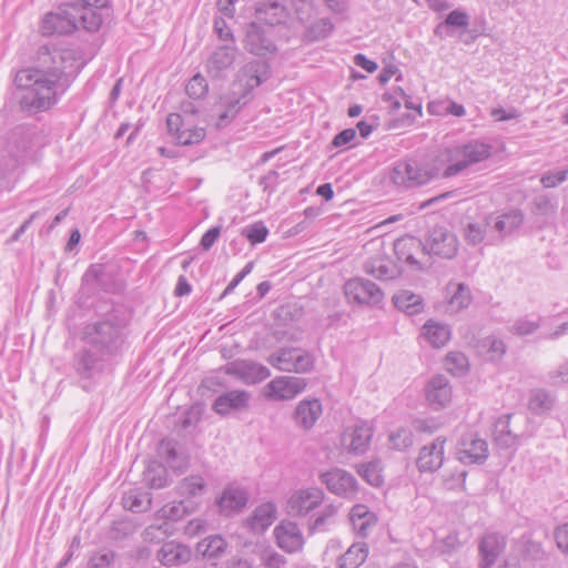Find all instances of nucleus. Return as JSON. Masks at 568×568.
I'll use <instances>...</instances> for the list:
<instances>
[{
	"instance_id": "obj_1",
	"label": "nucleus",
	"mask_w": 568,
	"mask_h": 568,
	"mask_svg": "<svg viewBox=\"0 0 568 568\" xmlns=\"http://www.w3.org/2000/svg\"><path fill=\"white\" fill-rule=\"evenodd\" d=\"M39 67L20 70L14 78L16 85L22 90L20 108L30 114L52 108L78 72L71 50L43 48L39 52Z\"/></svg>"
},
{
	"instance_id": "obj_2",
	"label": "nucleus",
	"mask_w": 568,
	"mask_h": 568,
	"mask_svg": "<svg viewBox=\"0 0 568 568\" xmlns=\"http://www.w3.org/2000/svg\"><path fill=\"white\" fill-rule=\"evenodd\" d=\"M129 320L121 307L87 323L82 329L84 347L73 356V368L81 381L95 382L123 352Z\"/></svg>"
},
{
	"instance_id": "obj_3",
	"label": "nucleus",
	"mask_w": 568,
	"mask_h": 568,
	"mask_svg": "<svg viewBox=\"0 0 568 568\" xmlns=\"http://www.w3.org/2000/svg\"><path fill=\"white\" fill-rule=\"evenodd\" d=\"M106 11L108 0H69L58 11L44 16L41 31L43 36L70 34L81 27L88 32H97Z\"/></svg>"
},
{
	"instance_id": "obj_4",
	"label": "nucleus",
	"mask_w": 568,
	"mask_h": 568,
	"mask_svg": "<svg viewBox=\"0 0 568 568\" xmlns=\"http://www.w3.org/2000/svg\"><path fill=\"white\" fill-rule=\"evenodd\" d=\"M493 145L481 140H471L445 150L449 164L443 172V178L460 174L469 166L487 160L491 155Z\"/></svg>"
},
{
	"instance_id": "obj_5",
	"label": "nucleus",
	"mask_w": 568,
	"mask_h": 568,
	"mask_svg": "<svg viewBox=\"0 0 568 568\" xmlns=\"http://www.w3.org/2000/svg\"><path fill=\"white\" fill-rule=\"evenodd\" d=\"M437 175L438 169L419 163L416 160H407L394 165L390 180L398 186L413 189L428 183Z\"/></svg>"
},
{
	"instance_id": "obj_6",
	"label": "nucleus",
	"mask_w": 568,
	"mask_h": 568,
	"mask_svg": "<svg viewBox=\"0 0 568 568\" xmlns=\"http://www.w3.org/2000/svg\"><path fill=\"white\" fill-rule=\"evenodd\" d=\"M267 362L282 372L303 374L314 367L313 356L298 347H281L272 353Z\"/></svg>"
},
{
	"instance_id": "obj_7",
	"label": "nucleus",
	"mask_w": 568,
	"mask_h": 568,
	"mask_svg": "<svg viewBox=\"0 0 568 568\" xmlns=\"http://www.w3.org/2000/svg\"><path fill=\"white\" fill-rule=\"evenodd\" d=\"M394 252L397 260L404 262L413 271H426L432 266L426 246L414 236L396 240L394 242Z\"/></svg>"
},
{
	"instance_id": "obj_8",
	"label": "nucleus",
	"mask_w": 568,
	"mask_h": 568,
	"mask_svg": "<svg viewBox=\"0 0 568 568\" xmlns=\"http://www.w3.org/2000/svg\"><path fill=\"white\" fill-rule=\"evenodd\" d=\"M243 43L250 53L257 57H265L277 51L273 30L262 27L258 22L247 24Z\"/></svg>"
},
{
	"instance_id": "obj_9",
	"label": "nucleus",
	"mask_w": 568,
	"mask_h": 568,
	"mask_svg": "<svg viewBox=\"0 0 568 568\" xmlns=\"http://www.w3.org/2000/svg\"><path fill=\"white\" fill-rule=\"evenodd\" d=\"M426 252L432 258V255L440 258L450 260L456 256L458 252L457 236L444 226H435L428 235L426 243Z\"/></svg>"
},
{
	"instance_id": "obj_10",
	"label": "nucleus",
	"mask_w": 568,
	"mask_h": 568,
	"mask_svg": "<svg viewBox=\"0 0 568 568\" xmlns=\"http://www.w3.org/2000/svg\"><path fill=\"white\" fill-rule=\"evenodd\" d=\"M344 290L348 301L357 304L377 305L384 300L383 291L369 280L361 277L348 280Z\"/></svg>"
},
{
	"instance_id": "obj_11",
	"label": "nucleus",
	"mask_w": 568,
	"mask_h": 568,
	"mask_svg": "<svg viewBox=\"0 0 568 568\" xmlns=\"http://www.w3.org/2000/svg\"><path fill=\"white\" fill-rule=\"evenodd\" d=\"M488 444L477 434L467 433L457 444L456 456L464 465H480L488 458Z\"/></svg>"
},
{
	"instance_id": "obj_12",
	"label": "nucleus",
	"mask_w": 568,
	"mask_h": 568,
	"mask_svg": "<svg viewBox=\"0 0 568 568\" xmlns=\"http://www.w3.org/2000/svg\"><path fill=\"white\" fill-rule=\"evenodd\" d=\"M36 139V128L20 124L12 128L6 138V152L18 163L32 148Z\"/></svg>"
},
{
	"instance_id": "obj_13",
	"label": "nucleus",
	"mask_w": 568,
	"mask_h": 568,
	"mask_svg": "<svg viewBox=\"0 0 568 568\" xmlns=\"http://www.w3.org/2000/svg\"><path fill=\"white\" fill-rule=\"evenodd\" d=\"M237 48L224 43L214 49L205 62V71L211 79H224L236 59Z\"/></svg>"
},
{
	"instance_id": "obj_14",
	"label": "nucleus",
	"mask_w": 568,
	"mask_h": 568,
	"mask_svg": "<svg viewBox=\"0 0 568 568\" xmlns=\"http://www.w3.org/2000/svg\"><path fill=\"white\" fill-rule=\"evenodd\" d=\"M320 479L331 493L337 496L349 498L357 494L358 487L356 478L344 469L333 468L322 473Z\"/></svg>"
},
{
	"instance_id": "obj_15",
	"label": "nucleus",
	"mask_w": 568,
	"mask_h": 568,
	"mask_svg": "<svg viewBox=\"0 0 568 568\" xmlns=\"http://www.w3.org/2000/svg\"><path fill=\"white\" fill-rule=\"evenodd\" d=\"M225 372L229 375L240 378L245 384L260 383L271 375V372L266 366L247 359L230 362L225 366Z\"/></svg>"
},
{
	"instance_id": "obj_16",
	"label": "nucleus",
	"mask_w": 568,
	"mask_h": 568,
	"mask_svg": "<svg viewBox=\"0 0 568 568\" xmlns=\"http://www.w3.org/2000/svg\"><path fill=\"white\" fill-rule=\"evenodd\" d=\"M506 537L498 532L485 534L478 544V568H491L506 548Z\"/></svg>"
},
{
	"instance_id": "obj_17",
	"label": "nucleus",
	"mask_w": 568,
	"mask_h": 568,
	"mask_svg": "<svg viewBox=\"0 0 568 568\" xmlns=\"http://www.w3.org/2000/svg\"><path fill=\"white\" fill-rule=\"evenodd\" d=\"M307 383L302 377L280 376L266 385V395L277 400H288L302 393Z\"/></svg>"
},
{
	"instance_id": "obj_18",
	"label": "nucleus",
	"mask_w": 568,
	"mask_h": 568,
	"mask_svg": "<svg viewBox=\"0 0 568 568\" xmlns=\"http://www.w3.org/2000/svg\"><path fill=\"white\" fill-rule=\"evenodd\" d=\"M372 437L373 427L366 422H361L344 432L342 444L348 453L363 455L368 450Z\"/></svg>"
},
{
	"instance_id": "obj_19",
	"label": "nucleus",
	"mask_w": 568,
	"mask_h": 568,
	"mask_svg": "<svg viewBox=\"0 0 568 568\" xmlns=\"http://www.w3.org/2000/svg\"><path fill=\"white\" fill-rule=\"evenodd\" d=\"M166 126L169 133L174 135L181 145L197 144L205 138V130L203 128L186 126L184 119L179 113H170L168 115Z\"/></svg>"
},
{
	"instance_id": "obj_20",
	"label": "nucleus",
	"mask_w": 568,
	"mask_h": 568,
	"mask_svg": "<svg viewBox=\"0 0 568 568\" xmlns=\"http://www.w3.org/2000/svg\"><path fill=\"white\" fill-rule=\"evenodd\" d=\"M324 493L320 488L295 491L287 500V510L293 516L306 515L322 504Z\"/></svg>"
},
{
	"instance_id": "obj_21",
	"label": "nucleus",
	"mask_w": 568,
	"mask_h": 568,
	"mask_svg": "<svg viewBox=\"0 0 568 568\" xmlns=\"http://www.w3.org/2000/svg\"><path fill=\"white\" fill-rule=\"evenodd\" d=\"M523 223L524 213L519 209H514L501 214H490L486 217V224L490 225V231L497 233L499 239L511 235Z\"/></svg>"
},
{
	"instance_id": "obj_22",
	"label": "nucleus",
	"mask_w": 568,
	"mask_h": 568,
	"mask_svg": "<svg viewBox=\"0 0 568 568\" xmlns=\"http://www.w3.org/2000/svg\"><path fill=\"white\" fill-rule=\"evenodd\" d=\"M446 439L435 438L430 444L425 445L418 455L416 465L422 473H433L439 469L444 462V448Z\"/></svg>"
},
{
	"instance_id": "obj_23",
	"label": "nucleus",
	"mask_w": 568,
	"mask_h": 568,
	"mask_svg": "<svg viewBox=\"0 0 568 568\" xmlns=\"http://www.w3.org/2000/svg\"><path fill=\"white\" fill-rule=\"evenodd\" d=\"M250 399L251 394L244 389L229 390L215 398L212 408L216 414L225 416L247 409Z\"/></svg>"
},
{
	"instance_id": "obj_24",
	"label": "nucleus",
	"mask_w": 568,
	"mask_h": 568,
	"mask_svg": "<svg viewBox=\"0 0 568 568\" xmlns=\"http://www.w3.org/2000/svg\"><path fill=\"white\" fill-rule=\"evenodd\" d=\"M268 64L264 61L253 60L242 67L239 72V81L243 82L241 91L252 97V91L266 81Z\"/></svg>"
},
{
	"instance_id": "obj_25",
	"label": "nucleus",
	"mask_w": 568,
	"mask_h": 568,
	"mask_svg": "<svg viewBox=\"0 0 568 568\" xmlns=\"http://www.w3.org/2000/svg\"><path fill=\"white\" fill-rule=\"evenodd\" d=\"M277 546L287 552H295L303 547L304 539L297 524L282 521L274 529Z\"/></svg>"
},
{
	"instance_id": "obj_26",
	"label": "nucleus",
	"mask_w": 568,
	"mask_h": 568,
	"mask_svg": "<svg viewBox=\"0 0 568 568\" xmlns=\"http://www.w3.org/2000/svg\"><path fill=\"white\" fill-rule=\"evenodd\" d=\"M426 399L434 409L445 407L452 399V387L444 375L434 376L426 385Z\"/></svg>"
},
{
	"instance_id": "obj_27",
	"label": "nucleus",
	"mask_w": 568,
	"mask_h": 568,
	"mask_svg": "<svg viewBox=\"0 0 568 568\" xmlns=\"http://www.w3.org/2000/svg\"><path fill=\"white\" fill-rule=\"evenodd\" d=\"M322 413L323 408L320 399L306 398L297 404L293 419L298 427L310 430L321 417Z\"/></svg>"
},
{
	"instance_id": "obj_28",
	"label": "nucleus",
	"mask_w": 568,
	"mask_h": 568,
	"mask_svg": "<svg viewBox=\"0 0 568 568\" xmlns=\"http://www.w3.org/2000/svg\"><path fill=\"white\" fill-rule=\"evenodd\" d=\"M156 558L163 566H180L191 560L192 550L181 542L168 541L159 549Z\"/></svg>"
},
{
	"instance_id": "obj_29",
	"label": "nucleus",
	"mask_w": 568,
	"mask_h": 568,
	"mask_svg": "<svg viewBox=\"0 0 568 568\" xmlns=\"http://www.w3.org/2000/svg\"><path fill=\"white\" fill-rule=\"evenodd\" d=\"M256 22H264L272 27L284 23L288 17L287 8L275 0H264L257 3L255 8Z\"/></svg>"
},
{
	"instance_id": "obj_30",
	"label": "nucleus",
	"mask_w": 568,
	"mask_h": 568,
	"mask_svg": "<svg viewBox=\"0 0 568 568\" xmlns=\"http://www.w3.org/2000/svg\"><path fill=\"white\" fill-rule=\"evenodd\" d=\"M247 500V491L239 485L231 484L224 488L217 504L221 513L224 515H231L242 510L246 506Z\"/></svg>"
},
{
	"instance_id": "obj_31",
	"label": "nucleus",
	"mask_w": 568,
	"mask_h": 568,
	"mask_svg": "<svg viewBox=\"0 0 568 568\" xmlns=\"http://www.w3.org/2000/svg\"><path fill=\"white\" fill-rule=\"evenodd\" d=\"M364 271L381 281H389L400 275V268L387 256L377 255L364 263Z\"/></svg>"
},
{
	"instance_id": "obj_32",
	"label": "nucleus",
	"mask_w": 568,
	"mask_h": 568,
	"mask_svg": "<svg viewBox=\"0 0 568 568\" xmlns=\"http://www.w3.org/2000/svg\"><path fill=\"white\" fill-rule=\"evenodd\" d=\"M349 520L354 531L363 538L367 537L371 530L377 524L376 515L371 511L366 505L363 504H358L352 507L349 513Z\"/></svg>"
},
{
	"instance_id": "obj_33",
	"label": "nucleus",
	"mask_w": 568,
	"mask_h": 568,
	"mask_svg": "<svg viewBox=\"0 0 568 568\" xmlns=\"http://www.w3.org/2000/svg\"><path fill=\"white\" fill-rule=\"evenodd\" d=\"M276 516V507L272 503H265L255 508L252 516L247 518L246 523L251 530L262 532L270 527Z\"/></svg>"
},
{
	"instance_id": "obj_34",
	"label": "nucleus",
	"mask_w": 568,
	"mask_h": 568,
	"mask_svg": "<svg viewBox=\"0 0 568 568\" xmlns=\"http://www.w3.org/2000/svg\"><path fill=\"white\" fill-rule=\"evenodd\" d=\"M513 554L523 560H540L544 557L541 544L532 540L531 536L527 534L516 541Z\"/></svg>"
},
{
	"instance_id": "obj_35",
	"label": "nucleus",
	"mask_w": 568,
	"mask_h": 568,
	"mask_svg": "<svg viewBox=\"0 0 568 568\" xmlns=\"http://www.w3.org/2000/svg\"><path fill=\"white\" fill-rule=\"evenodd\" d=\"M368 556L366 542H354L337 560V568H358Z\"/></svg>"
},
{
	"instance_id": "obj_36",
	"label": "nucleus",
	"mask_w": 568,
	"mask_h": 568,
	"mask_svg": "<svg viewBox=\"0 0 568 568\" xmlns=\"http://www.w3.org/2000/svg\"><path fill=\"white\" fill-rule=\"evenodd\" d=\"M159 453L171 468L180 473H183L186 469L187 459L185 456L179 454L173 440L163 439L160 443Z\"/></svg>"
},
{
	"instance_id": "obj_37",
	"label": "nucleus",
	"mask_w": 568,
	"mask_h": 568,
	"mask_svg": "<svg viewBox=\"0 0 568 568\" xmlns=\"http://www.w3.org/2000/svg\"><path fill=\"white\" fill-rule=\"evenodd\" d=\"M393 302L395 306L408 314L415 315L423 311L424 303L422 296L410 292V291H402L393 296Z\"/></svg>"
},
{
	"instance_id": "obj_38",
	"label": "nucleus",
	"mask_w": 568,
	"mask_h": 568,
	"mask_svg": "<svg viewBox=\"0 0 568 568\" xmlns=\"http://www.w3.org/2000/svg\"><path fill=\"white\" fill-rule=\"evenodd\" d=\"M151 494L140 489H131L123 495V507L133 513L146 511L151 507Z\"/></svg>"
},
{
	"instance_id": "obj_39",
	"label": "nucleus",
	"mask_w": 568,
	"mask_h": 568,
	"mask_svg": "<svg viewBox=\"0 0 568 568\" xmlns=\"http://www.w3.org/2000/svg\"><path fill=\"white\" fill-rule=\"evenodd\" d=\"M156 521L158 523L151 524L144 529L143 538L145 541L160 542L174 534L175 528L172 523L161 518V516H159Z\"/></svg>"
},
{
	"instance_id": "obj_40",
	"label": "nucleus",
	"mask_w": 568,
	"mask_h": 568,
	"mask_svg": "<svg viewBox=\"0 0 568 568\" xmlns=\"http://www.w3.org/2000/svg\"><path fill=\"white\" fill-rule=\"evenodd\" d=\"M357 474L373 487H381L384 484L383 467L379 459L359 464Z\"/></svg>"
},
{
	"instance_id": "obj_41",
	"label": "nucleus",
	"mask_w": 568,
	"mask_h": 568,
	"mask_svg": "<svg viewBox=\"0 0 568 568\" xmlns=\"http://www.w3.org/2000/svg\"><path fill=\"white\" fill-rule=\"evenodd\" d=\"M226 548V541L220 535L209 536L197 542L196 551L204 558H219Z\"/></svg>"
},
{
	"instance_id": "obj_42",
	"label": "nucleus",
	"mask_w": 568,
	"mask_h": 568,
	"mask_svg": "<svg viewBox=\"0 0 568 568\" xmlns=\"http://www.w3.org/2000/svg\"><path fill=\"white\" fill-rule=\"evenodd\" d=\"M424 335L434 347H443L450 338L448 326L428 322L424 325Z\"/></svg>"
},
{
	"instance_id": "obj_43",
	"label": "nucleus",
	"mask_w": 568,
	"mask_h": 568,
	"mask_svg": "<svg viewBox=\"0 0 568 568\" xmlns=\"http://www.w3.org/2000/svg\"><path fill=\"white\" fill-rule=\"evenodd\" d=\"M143 480L151 488L160 489L166 486V469L158 462H151L143 473Z\"/></svg>"
},
{
	"instance_id": "obj_44",
	"label": "nucleus",
	"mask_w": 568,
	"mask_h": 568,
	"mask_svg": "<svg viewBox=\"0 0 568 568\" xmlns=\"http://www.w3.org/2000/svg\"><path fill=\"white\" fill-rule=\"evenodd\" d=\"M510 418L511 415L508 414L500 417L495 424V440L501 447H510L517 439V435L509 427Z\"/></svg>"
},
{
	"instance_id": "obj_45",
	"label": "nucleus",
	"mask_w": 568,
	"mask_h": 568,
	"mask_svg": "<svg viewBox=\"0 0 568 568\" xmlns=\"http://www.w3.org/2000/svg\"><path fill=\"white\" fill-rule=\"evenodd\" d=\"M532 213L537 216H541L544 222L554 219L557 212V203L551 200L547 194H540L534 197Z\"/></svg>"
},
{
	"instance_id": "obj_46",
	"label": "nucleus",
	"mask_w": 568,
	"mask_h": 568,
	"mask_svg": "<svg viewBox=\"0 0 568 568\" xmlns=\"http://www.w3.org/2000/svg\"><path fill=\"white\" fill-rule=\"evenodd\" d=\"M178 491L180 496L187 499L203 495L205 491L204 479L201 476H189L180 481Z\"/></svg>"
},
{
	"instance_id": "obj_47",
	"label": "nucleus",
	"mask_w": 568,
	"mask_h": 568,
	"mask_svg": "<svg viewBox=\"0 0 568 568\" xmlns=\"http://www.w3.org/2000/svg\"><path fill=\"white\" fill-rule=\"evenodd\" d=\"M554 406L552 396L544 390L538 389L534 392L529 398L528 407L534 414H544L550 410Z\"/></svg>"
},
{
	"instance_id": "obj_48",
	"label": "nucleus",
	"mask_w": 568,
	"mask_h": 568,
	"mask_svg": "<svg viewBox=\"0 0 568 568\" xmlns=\"http://www.w3.org/2000/svg\"><path fill=\"white\" fill-rule=\"evenodd\" d=\"M487 229L490 230V225L486 224V219L483 222L468 223L464 229L465 240L471 245L480 244L487 234Z\"/></svg>"
},
{
	"instance_id": "obj_49",
	"label": "nucleus",
	"mask_w": 568,
	"mask_h": 568,
	"mask_svg": "<svg viewBox=\"0 0 568 568\" xmlns=\"http://www.w3.org/2000/svg\"><path fill=\"white\" fill-rule=\"evenodd\" d=\"M190 513L191 508L189 505H186V501L181 500L179 503L162 507L159 510L158 516H161V518H164L173 524V521L184 518Z\"/></svg>"
},
{
	"instance_id": "obj_50",
	"label": "nucleus",
	"mask_w": 568,
	"mask_h": 568,
	"mask_svg": "<svg viewBox=\"0 0 568 568\" xmlns=\"http://www.w3.org/2000/svg\"><path fill=\"white\" fill-rule=\"evenodd\" d=\"M252 97L247 94V92H236L232 91L227 95L221 99L222 105L227 109L233 115L240 112V110L247 104Z\"/></svg>"
},
{
	"instance_id": "obj_51",
	"label": "nucleus",
	"mask_w": 568,
	"mask_h": 568,
	"mask_svg": "<svg viewBox=\"0 0 568 568\" xmlns=\"http://www.w3.org/2000/svg\"><path fill=\"white\" fill-rule=\"evenodd\" d=\"M207 91V81L201 73L193 75L185 85V93L192 99L204 98Z\"/></svg>"
},
{
	"instance_id": "obj_52",
	"label": "nucleus",
	"mask_w": 568,
	"mask_h": 568,
	"mask_svg": "<svg viewBox=\"0 0 568 568\" xmlns=\"http://www.w3.org/2000/svg\"><path fill=\"white\" fill-rule=\"evenodd\" d=\"M389 446L396 450H405L413 445V433L408 428H399L389 434Z\"/></svg>"
},
{
	"instance_id": "obj_53",
	"label": "nucleus",
	"mask_w": 568,
	"mask_h": 568,
	"mask_svg": "<svg viewBox=\"0 0 568 568\" xmlns=\"http://www.w3.org/2000/svg\"><path fill=\"white\" fill-rule=\"evenodd\" d=\"M267 234L268 230L263 222H255L242 230V235L253 245L263 243L266 240Z\"/></svg>"
},
{
	"instance_id": "obj_54",
	"label": "nucleus",
	"mask_w": 568,
	"mask_h": 568,
	"mask_svg": "<svg viewBox=\"0 0 568 568\" xmlns=\"http://www.w3.org/2000/svg\"><path fill=\"white\" fill-rule=\"evenodd\" d=\"M334 30V23L328 18H322L317 21H315L308 32L314 40H322L329 37V34Z\"/></svg>"
},
{
	"instance_id": "obj_55",
	"label": "nucleus",
	"mask_w": 568,
	"mask_h": 568,
	"mask_svg": "<svg viewBox=\"0 0 568 568\" xmlns=\"http://www.w3.org/2000/svg\"><path fill=\"white\" fill-rule=\"evenodd\" d=\"M483 346L487 348V354L490 361L500 359L506 353V344L504 341L494 336H488L483 341Z\"/></svg>"
},
{
	"instance_id": "obj_56",
	"label": "nucleus",
	"mask_w": 568,
	"mask_h": 568,
	"mask_svg": "<svg viewBox=\"0 0 568 568\" xmlns=\"http://www.w3.org/2000/svg\"><path fill=\"white\" fill-rule=\"evenodd\" d=\"M540 327V320H530L527 316L520 317L515 321L511 332L514 334L524 336L535 333Z\"/></svg>"
},
{
	"instance_id": "obj_57",
	"label": "nucleus",
	"mask_w": 568,
	"mask_h": 568,
	"mask_svg": "<svg viewBox=\"0 0 568 568\" xmlns=\"http://www.w3.org/2000/svg\"><path fill=\"white\" fill-rule=\"evenodd\" d=\"M115 559V552L103 550L94 552L88 562V568H109Z\"/></svg>"
},
{
	"instance_id": "obj_58",
	"label": "nucleus",
	"mask_w": 568,
	"mask_h": 568,
	"mask_svg": "<svg viewBox=\"0 0 568 568\" xmlns=\"http://www.w3.org/2000/svg\"><path fill=\"white\" fill-rule=\"evenodd\" d=\"M471 302L470 290L463 283L456 285V290L450 297V304L457 308H465Z\"/></svg>"
},
{
	"instance_id": "obj_59",
	"label": "nucleus",
	"mask_w": 568,
	"mask_h": 568,
	"mask_svg": "<svg viewBox=\"0 0 568 568\" xmlns=\"http://www.w3.org/2000/svg\"><path fill=\"white\" fill-rule=\"evenodd\" d=\"M568 170H559L556 172H546L540 178V183L544 187H556L567 180Z\"/></svg>"
},
{
	"instance_id": "obj_60",
	"label": "nucleus",
	"mask_w": 568,
	"mask_h": 568,
	"mask_svg": "<svg viewBox=\"0 0 568 568\" xmlns=\"http://www.w3.org/2000/svg\"><path fill=\"white\" fill-rule=\"evenodd\" d=\"M446 364L450 371L455 369L456 373L462 374L466 371L468 361L464 354L450 352L446 355Z\"/></svg>"
},
{
	"instance_id": "obj_61",
	"label": "nucleus",
	"mask_w": 568,
	"mask_h": 568,
	"mask_svg": "<svg viewBox=\"0 0 568 568\" xmlns=\"http://www.w3.org/2000/svg\"><path fill=\"white\" fill-rule=\"evenodd\" d=\"M337 508L333 505H327L325 508L316 516L314 521L311 525V530H323L326 523L335 516Z\"/></svg>"
},
{
	"instance_id": "obj_62",
	"label": "nucleus",
	"mask_w": 568,
	"mask_h": 568,
	"mask_svg": "<svg viewBox=\"0 0 568 568\" xmlns=\"http://www.w3.org/2000/svg\"><path fill=\"white\" fill-rule=\"evenodd\" d=\"M444 23L447 27L466 28L469 24V16L465 11L456 9L448 13Z\"/></svg>"
},
{
	"instance_id": "obj_63",
	"label": "nucleus",
	"mask_w": 568,
	"mask_h": 568,
	"mask_svg": "<svg viewBox=\"0 0 568 568\" xmlns=\"http://www.w3.org/2000/svg\"><path fill=\"white\" fill-rule=\"evenodd\" d=\"M214 32L217 34L219 39L222 40L223 42L235 44V39L233 36V32L224 19H222V18L215 19Z\"/></svg>"
},
{
	"instance_id": "obj_64",
	"label": "nucleus",
	"mask_w": 568,
	"mask_h": 568,
	"mask_svg": "<svg viewBox=\"0 0 568 568\" xmlns=\"http://www.w3.org/2000/svg\"><path fill=\"white\" fill-rule=\"evenodd\" d=\"M555 539L558 548L568 554V523L556 529Z\"/></svg>"
}]
</instances>
